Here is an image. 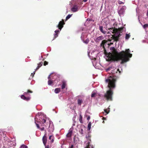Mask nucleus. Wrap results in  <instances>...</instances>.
Instances as JSON below:
<instances>
[{
  "mask_svg": "<svg viewBox=\"0 0 148 148\" xmlns=\"http://www.w3.org/2000/svg\"><path fill=\"white\" fill-rule=\"evenodd\" d=\"M148 15V10H147V15Z\"/></svg>",
  "mask_w": 148,
  "mask_h": 148,
  "instance_id": "c03bdc74",
  "label": "nucleus"
},
{
  "mask_svg": "<svg viewBox=\"0 0 148 148\" xmlns=\"http://www.w3.org/2000/svg\"><path fill=\"white\" fill-rule=\"evenodd\" d=\"M99 29L100 31L103 34H106L107 33V31L104 30L103 29V27L102 26H100L99 27Z\"/></svg>",
  "mask_w": 148,
  "mask_h": 148,
  "instance_id": "ddd939ff",
  "label": "nucleus"
},
{
  "mask_svg": "<svg viewBox=\"0 0 148 148\" xmlns=\"http://www.w3.org/2000/svg\"><path fill=\"white\" fill-rule=\"evenodd\" d=\"M109 32H108L107 34H109Z\"/></svg>",
  "mask_w": 148,
  "mask_h": 148,
  "instance_id": "49530a36",
  "label": "nucleus"
},
{
  "mask_svg": "<svg viewBox=\"0 0 148 148\" xmlns=\"http://www.w3.org/2000/svg\"><path fill=\"white\" fill-rule=\"evenodd\" d=\"M110 44H112L113 43H111Z\"/></svg>",
  "mask_w": 148,
  "mask_h": 148,
  "instance_id": "de8ad7c7",
  "label": "nucleus"
},
{
  "mask_svg": "<svg viewBox=\"0 0 148 148\" xmlns=\"http://www.w3.org/2000/svg\"><path fill=\"white\" fill-rule=\"evenodd\" d=\"M66 82L64 81H62V84L61 86V89H64L65 86H66Z\"/></svg>",
  "mask_w": 148,
  "mask_h": 148,
  "instance_id": "dca6fc26",
  "label": "nucleus"
},
{
  "mask_svg": "<svg viewBox=\"0 0 148 148\" xmlns=\"http://www.w3.org/2000/svg\"><path fill=\"white\" fill-rule=\"evenodd\" d=\"M83 102V101L82 100L79 99L77 100V104L79 105L80 106Z\"/></svg>",
  "mask_w": 148,
  "mask_h": 148,
  "instance_id": "4be33fe9",
  "label": "nucleus"
},
{
  "mask_svg": "<svg viewBox=\"0 0 148 148\" xmlns=\"http://www.w3.org/2000/svg\"><path fill=\"white\" fill-rule=\"evenodd\" d=\"M90 116H88V117L87 118V120H89L90 119Z\"/></svg>",
  "mask_w": 148,
  "mask_h": 148,
  "instance_id": "4c0bfd02",
  "label": "nucleus"
},
{
  "mask_svg": "<svg viewBox=\"0 0 148 148\" xmlns=\"http://www.w3.org/2000/svg\"><path fill=\"white\" fill-rule=\"evenodd\" d=\"M143 27L144 28H146L148 27V24H146L144 25L143 26Z\"/></svg>",
  "mask_w": 148,
  "mask_h": 148,
  "instance_id": "2f4dec72",
  "label": "nucleus"
},
{
  "mask_svg": "<svg viewBox=\"0 0 148 148\" xmlns=\"http://www.w3.org/2000/svg\"><path fill=\"white\" fill-rule=\"evenodd\" d=\"M42 141L43 143L45 146L46 143L47 142V136L45 134L42 138Z\"/></svg>",
  "mask_w": 148,
  "mask_h": 148,
  "instance_id": "9d476101",
  "label": "nucleus"
},
{
  "mask_svg": "<svg viewBox=\"0 0 148 148\" xmlns=\"http://www.w3.org/2000/svg\"><path fill=\"white\" fill-rule=\"evenodd\" d=\"M78 6L77 5H74L71 8V10L73 12H76L78 11Z\"/></svg>",
  "mask_w": 148,
  "mask_h": 148,
  "instance_id": "1a4fd4ad",
  "label": "nucleus"
},
{
  "mask_svg": "<svg viewBox=\"0 0 148 148\" xmlns=\"http://www.w3.org/2000/svg\"><path fill=\"white\" fill-rule=\"evenodd\" d=\"M110 50L111 53L109 52L107 56L108 61H114L121 60V64L128 61L130 58L132 57V54L130 53L129 49H127L125 51H122L118 53L114 47H111Z\"/></svg>",
  "mask_w": 148,
  "mask_h": 148,
  "instance_id": "f257e3e1",
  "label": "nucleus"
},
{
  "mask_svg": "<svg viewBox=\"0 0 148 148\" xmlns=\"http://www.w3.org/2000/svg\"><path fill=\"white\" fill-rule=\"evenodd\" d=\"M35 123H36L37 128L39 129L41 131L44 130L45 129L44 127H42L41 128H40L39 125L38 123L39 122L40 124H41L42 123V124H43L46 122L45 118L44 116H41L40 117H39V120L38 118H35Z\"/></svg>",
  "mask_w": 148,
  "mask_h": 148,
  "instance_id": "20e7f679",
  "label": "nucleus"
},
{
  "mask_svg": "<svg viewBox=\"0 0 148 148\" xmlns=\"http://www.w3.org/2000/svg\"><path fill=\"white\" fill-rule=\"evenodd\" d=\"M43 63L41 62L38 64V66L36 69V71L38 70L42 65Z\"/></svg>",
  "mask_w": 148,
  "mask_h": 148,
  "instance_id": "aec40b11",
  "label": "nucleus"
},
{
  "mask_svg": "<svg viewBox=\"0 0 148 148\" xmlns=\"http://www.w3.org/2000/svg\"><path fill=\"white\" fill-rule=\"evenodd\" d=\"M73 145H72L70 147H69V148H73Z\"/></svg>",
  "mask_w": 148,
  "mask_h": 148,
  "instance_id": "58836bf2",
  "label": "nucleus"
},
{
  "mask_svg": "<svg viewBox=\"0 0 148 148\" xmlns=\"http://www.w3.org/2000/svg\"><path fill=\"white\" fill-rule=\"evenodd\" d=\"M123 29V28H121L119 29V31L120 32L122 31Z\"/></svg>",
  "mask_w": 148,
  "mask_h": 148,
  "instance_id": "e433bc0d",
  "label": "nucleus"
},
{
  "mask_svg": "<svg viewBox=\"0 0 148 148\" xmlns=\"http://www.w3.org/2000/svg\"><path fill=\"white\" fill-rule=\"evenodd\" d=\"M102 123H104V121H103Z\"/></svg>",
  "mask_w": 148,
  "mask_h": 148,
  "instance_id": "a18cd8bd",
  "label": "nucleus"
},
{
  "mask_svg": "<svg viewBox=\"0 0 148 148\" xmlns=\"http://www.w3.org/2000/svg\"><path fill=\"white\" fill-rule=\"evenodd\" d=\"M125 7L123 6L119 10L118 13L120 15L124 14L125 12Z\"/></svg>",
  "mask_w": 148,
  "mask_h": 148,
  "instance_id": "6e6552de",
  "label": "nucleus"
},
{
  "mask_svg": "<svg viewBox=\"0 0 148 148\" xmlns=\"http://www.w3.org/2000/svg\"><path fill=\"white\" fill-rule=\"evenodd\" d=\"M48 84L49 85H54L53 82L50 79H49L48 81Z\"/></svg>",
  "mask_w": 148,
  "mask_h": 148,
  "instance_id": "6ab92c4d",
  "label": "nucleus"
},
{
  "mask_svg": "<svg viewBox=\"0 0 148 148\" xmlns=\"http://www.w3.org/2000/svg\"><path fill=\"white\" fill-rule=\"evenodd\" d=\"M65 23L64 20L62 19V21H60L59 22L58 25H57V27H58L61 30L62 28L63 27V25Z\"/></svg>",
  "mask_w": 148,
  "mask_h": 148,
  "instance_id": "0eeeda50",
  "label": "nucleus"
},
{
  "mask_svg": "<svg viewBox=\"0 0 148 148\" xmlns=\"http://www.w3.org/2000/svg\"><path fill=\"white\" fill-rule=\"evenodd\" d=\"M73 133V132L70 129L68 133L66 135V136L67 138H71L72 134Z\"/></svg>",
  "mask_w": 148,
  "mask_h": 148,
  "instance_id": "9b49d317",
  "label": "nucleus"
},
{
  "mask_svg": "<svg viewBox=\"0 0 148 148\" xmlns=\"http://www.w3.org/2000/svg\"><path fill=\"white\" fill-rule=\"evenodd\" d=\"M102 119L103 120L106 119V118H104V117H103Z\"/></svg>",
  "mask_w": 148,
  "mask_h": 148,
  "instance_id": "37998d69",
  "label": "nucleus"
},
{
  "mask_svg": "<svg viewBox=\"0 0 148 148\" xmlns=\"http://www.w3.org/2000/svg\"><path fill=\"white\" fill-rule=\"evenodd\" d=\"M107 40H102L101 43V47H103L104 50V53L106 55H107L108 54V53L107 52L106 50L104 45L105 44L107 43Z\"/></svg>",
  "mask_w": 148,
  "mask_h": 148,
  "instance_id": "423d86ee",
  "label": "nucleus"
},
{
  "mask_svg": "<svg viewBox=\"0 0 148 148\" xmlns=\"http://www.w3.org/2000/svg\"><path fill=\"white\" fill-rule=\"evenodd\" d=\"M79 132L82 135H83L84 134V130L83 129L81 128L79 130Z\"/></svg>",
  "mask_w": 148,
  "mask_h": 148,
  "instance_id": "393cba45",
  "label": "nucleus"
},
{
  "mask_svg": "<svg viewBox=\"0 0 148 148\" xmlns=\"http://www.w3.org/2000/svg\"><path fill=\"white\" fill-rule=\"evenodd\" d=\"M59 31L58 30H56L55 31V34H54V38L53 40H54L58 36V33L59 32Z\"/></svg>",
  "mask_w": 148,
  "mask_h": 148,
  "instance_id": "2eb2a0df",
  "label": "nucleus"
},
{
  "mask_svg": "<svg viewBox=\"0 0 148 148\" xmlns=\"http://www.w3.org/2000/svg\"><path fill=\"white\" fill-rule=\"evenodd\" d=\"M82 116L81 114H80V115H79V120L80 122L81 123H83V122H82Z\"/></svg>",
  "mask_w": 148,
  "mask_h": 148,
  "instance_id": "a878e982",
  "label": "nucleus"
},
{
  "mask_svg": "<svg viewBox=\"0 0 148 148\" xmlns=\"http://www.w3.org/2000/svg\"><path fill=\"white\" fill-rule=\"evenodd\" d=\"M96 95V93L93 92L91 95V97H95Z\"/></svg>",
  "mask_w": 148,
  "mask_h": 148,
  "instance_id": "cd10ccee",
  "label": "nucleus"
},
{
  "mask_svg": "<svg viewBox=\"0 0 148 148\" xmlns=\"http://www.w3.org/2000/svg\"><path fill=\"white\" fill-rule=\"evenodd\" d=\"M60 91V88H56L54 90L55 92L56 93H59Z\"/></svg>",
  "mask_w": 148,
  "mask_h": 148,
  "instance_id": "412c9836",
  "label": "nucleus"
},
{
  "mask_svg": "<svg viewBox=\"0 0 148 148\" xmlns=\"http://www.w3.org/2000/svg\"><path fill=\"white\" fill-rule=\"evenodd\" d=\"M45 146V148H49V145H46Z\"/></svg>",
  "mask_w": 148,
  "mask_h": 148,
  "instance_id": "c9c22d12",
  "label": "nucleus"
},
{
  "mask_svg": "<svg viewBox=\"0 0 148 148\" xmlns=\"http://www.w3.org/2000/svg\"><path fill=\"white\" fill-rule=\"evenodd\" d=\"M108 30H112V31H110L112 32V33H115V34L112 36V37L114 40V41L116 42L119 41V37L122 35L121 33H119V31L118 29L116 28H115L113 27L110 28H108L107 27L106 28V30L108 31Z\"/></svg>",
  "mask_w": 148,
  "mask_h": 148,
  "instance_id": "7ed1b4c3",
  "label": "nucleus"
},
{
  "mask_svg": "<svg viewBox=\"0 0 148 148\" xmlns=\"http://www.w3.org/2000/svg\"><path fill=\"white\" fill-rule=\"evenodd\" d=\"M53 136L50 135L49 136V139L51 140V143H53L54 141Z\"/></svg>",
  "mask_w": 148,
  "mask_h": 148,
  "instance_id": "5701e85b",
  "label": "nucleus"
},
{
  "mask_svg": "<svg viewBox=\"0 0 148 148\" xmlns=\"http://www.w3.org/2000/svg\"><path fill=\"white\" fill-rule=\"evenodd\" d=\"M48 64V62L46 61H45L44 62V65L46 66V65H47Z\"/></svg>",
  "mask_w": 148,
  "mask_h": 148,
  "instance_id": "473e14b6",
  "label": "nucleus"
},
{
  "mask_svg": "<svg viewBox=\"0 0 148 148\" xmlns=\"http://www.w3.org/2000/svg\"><path fill=\"white\" fill-rule=\"evenodd\" d=\"M118 78V77L116 76H110L106 80V82L108 83V87L109 88L104 95V97L107 101H111L112 100L113 89L116 87L115 82Z\"/></svg>",
  "mask_w": 148,
  "mask_h": 148,
  "instance_id": "f03ea898",
  "label": "nucleus"
},
{
  "mask_svg": "<svg viewBox=\"0 0 148 148\" xmlns=\"http://www.w3.org/2000/svg\"><path fill=\"white\" fill-rule=\"evenodd\" d=\"M87 0H83V1L84 2H86L87 1Z\"/></svg>",
  "mask_w": 148,
  "mask_h": 148,
  "instance_id": "79ce46f5",
  "label": "nucleus"
},
{
  "mask_svg": "<svg viewBox=\"0 0 148 148\" xmlns=\"http://www.w3.org/2000/svg\"><path fill=\"white\" fill-rule=\"evenodd\" d=\"M20 148H27V147L25 145H22L20 147Z\"/></svg>",
  "mask_w": 148,
  "mask_h": 148,
  "instance_id": "c85d7f7f",
  "label": "nucleus"
},
{
  "mask_svg": "<svg viewBox=\"0 0 148 148\" xmlns=\"http://www.w3.org/2000/svg\"><path fill=\"white\" fill-rule=\"evenodd\" d=\"M32 91L29 90H27L26 92L24 93V95H21V98L25 101H28L30 99V97H26L25 96L28 95L29 93H32Z\"/></svg>",
  "mask_w": 148,
  "mask_h": 148,
  "instance_id": "39448f33",
  "label": "nucleus"
},
{
  "mask_svg": "<svg viewBox=\"0 0 148 148\" xmlns=\"http://www.w3.org/2000/svg\"><path fill=\"white\" fill-rule=\"evenodd\" d=\"M89 42V40L88 38L86 39L84 41V42L86 44L88 43Z\"/></svg>",
  "mask_w": 148,
  "mask_h": 148,
  "instance_id": "7c9ffc66",
  "label": "nucleus"
},
{
  "mask_svg": "<svg viewBox=\"0 0 148 148\" xmlns=\"http://www.w3.org/2000/svg\"><path fill=\"white\" fill-rule=\"evenodd\" d=\"M35 71L34 72V73H32L31 75H32L33 76L35 74Z\"/></svg>",
  "mask_w": 148,
  "mask_h": 148,
  "instance_id": "ea45409f",
  "label": "nucleus"
},
{
  "mask_svg": "<svg viewBox=\"0 0 148 148\" xmlns=\"http://www.w3.org/2000/svg\"><path fill=\"white\" fill-rule=\"evenodd\" d=\"M91 137V135L89 133L86 135V138L87 140H89V141L88 142H90V143L91 142V140L90 139Z\"/></svg>",
  "mask_w": 148,
  "mask_h": 148,
  "instance_id": "f8f14e48",
  "label": "nucleus"
},
{
  "mask_svg": "<svg viewBox=\"0 0 148 148\" xmlns=\"http://www.w3.org/2000/svg\"><path fill=\"white\" fill-rule=\"evenodd\" d=\"M104 111L107 114H108L109 113V111H108V109H105L104 110Z\"/></svg>",
  "mask_w": 148,
  "mask_h": 148,
  "instance_id": "72a5a7b5",
  "label": "nucleus"
},
{
  "mask_svg": "<svg viewBox=\"0 0 148 148\" xmlns=\"http://www.w3.org/2000/svg\"><path fill=\"white\" fill-rule=\"evenodd\" d=\"M118 3H119V4H123V3H124V2H122L121 1H118Z\"/></svg>",
  "mask_w": 148,
  "mask_h": 148,
  "instance_id": "f704fd0d",
  "label": "nucleus"
},
{
  "mask_svg": "<svg viewBox=\"0 0 148 148\" xmlns=\"http://www.w3.org/2000/svg\"><path fill=\"white\" fill-rule=\"evenodd\" d=\"M91 123L89 122L88 124V130H90V129L91 128Z\"/></svg>",
  "mask_w": 148,
  "mask_h": 148,
  "instance_id": "bb28decb",
  "label": "nucleus"
},
{
  "mask_svg": "<svg viewBox=\"0 0 148 148\" xmlns=\"http://www.w3.org/2000/svg\"><path fill=\"white\" fill-rule=\"evenodd\" d=\"M103 39V37L102 36H100L97 38L96 39L95 41L96 42H98L99 41Z\"/></svg>",
  "mask_w": 148,
  "mask_h": 148,
  "instance_id": "4468645a",
  "label": "nucleus"
},
{
  "mask_svg": "<svg viewBox=\"0 0 148 148\" xmlns=\"http://www.w3.org/2000/svg\"><path fill=\"white\" fill-rule=\"evenodd\" d=\"M90 142H88L87 143V145L85 148H94L93 145H90Z\"/></svg>",
  "mask_w": 148,
  "mask_h": 148,
  "instance_id": "f3484780",
  "label": "nucleus"
},
{
  "mask_svg": "<svg viewBox=\"0 0 148 148\" xmlns=\"http://www.w3.org/2000/svg\"><path fill=\"white\" fill-rule=\"evenodd\" d=\"M72 14H69L67 15V16L66 17V20H67L69 19L71 16Z\"/></svg>",
  "mask_w": 148,
  "mask_h": 148,
  "instance_id": "c756f323",
  "label": "nucleus"
},
{
  "mask_svg": "<svg viewBox=\"0 0 148 148\" xmlns=\"http://www.w3.org/2000/svg\"><path fill=\"white\" fill-rule=\"evenodd\" d=\"M130 37V34L129 33V34H126V36L125 37V38L126 40L128 39Z\"/></svg>",
  "mask_w": 148,
  "mask_h": 148,
  "instance_id": "b1692460",
  "label": "nucleus"
},
{
  "mask_svg": "<svg viewBox=\"0 0 148 148\" xmlns=\"http://www.w3.org/2000/svg\"><path fill=\"white\" fill-rule=\"evenodd\" d=\"M50 75H51V74L49 76H48V79H49V80L50 79Z\"/></svg>",
  "mask_w": 148,
  "mask_h": 148,
  "instance_id": "a19ab883",
  "label": "nucleus"
},
{
  "mask_svg": "<svg viewBox=\"0 0 148 148\" xmlns=\"http://www.w3.org/2000/svg\"><path fill=\"white\" fill-rule=\"evenodd\" d=\"M111 73L113 74H115V72L116 73H117V72L118 71L119 72V73L120 74L121 73V71H119V69H115L114 71H112Z\"/></svg>",
  "mask_w": 148,
  "mask_h": 148,
  "instance_id": "a211bd4d",
  "label": "nucleus"
}]
</instances>
